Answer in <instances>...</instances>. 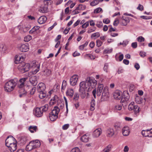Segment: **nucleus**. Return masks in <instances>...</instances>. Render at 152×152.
<instances>
[{
	"instance_id": "f257e3e1",
	"label": "nucleus",
	"mask_w": 152,
	"mask_h": 152,
	"mask_svg": "<svg viewBox=\"0 0 152 152\" xmlns=\"http://www.w3.org/2000/svg\"><path fill=\"white\" fill-rule=\"evenodd\" d=\"M97 84V81L93 78L89 77L86 81H82L80 84L79 90L80 94L82 98L86 96V91L89 92L94 88Z\"/></svg>"
},
{
	"instance_id": "f03ea898",
	"label": "nucleus",
	"mask_w": 152,
	"mask_h": 152,
	"mask_svg": "<svg viewBox=\"0 0 152 152\" xmlns=\"http://www.w3.org/2000/svg\"><path fill=\"white\" fill-rule=\"evenodd\" d=\"M31 66V68L34 69L32 72V74L34 75L36 74L39 70L40 64L37 62L35 61H33L31 65L29 63L25 64L24 63L20 64L18 66V69L21 73H24L29 70Z\"/></svg>"
},
{
	"instance_id": "7ed1b4c3",
	"label": "nucleus",
	"mask_w": 152,
	"mask_h": 152,
	"mask_svg": "<svg viewBox=\"0 0 152 152\" xmlns=\"http://www.w3.org/2000/svg\"><path fill=\"white\" fill-rule=\"evenodd\" d=\"M15 80H12L7 82L4 86V89L7 92H10L14 89L16 85Z\"/></svg>"
},
{
	"instance_id": "20e7f679",
	"label": "nucleus",
	"mask_w": 152,
	"mask_h": 152,
	"mask_svg": "<svg viewBox=\"0 0 152 152\" xmlns=\"http://www.w3.org/2000/svg\"><path fill=\"white\" fill-rule=\"evenodd\" d=\"M60 111L59 108L55 106L52 112L49 114L50 119L51 121H54L58 118V115Z\"/></svg>"
},
{
	"instance_id": "39448f33",
	"label": "nucleus",
	"mask_w": 152,
	"mask_h": 152,
	"mask_svg": "<svg viewBox=\"0 0 152 152\" xmlns=\"http://www.w3.org/2000/svg\"><path fill=\"white\" fill-rule=\"evenodd\" d=\"M15 142H17V141L11 136L8 137L5 140V144L7 147Z\"/></svg>"
},
{
	"instance_id": "423d86ee",
	"label": "nucleus",
	"mask_w": 152,
	"mask_h": 152,
	"mask_svg": "<svg viewBox=\"0 0 152 152\" xmlns=\"http://www.w3.org/2000/svg\"><path fill=\"white\" fill-rule=\"evenodd\" d=\"M78 77V75H75L71 77L70 79V83L72 86H75L76 84Z\"/></svg>"
},
{
	"instance_id": "0eeeda50",
	"label": "nucleus",
	"mask_w": 152,
	"mask_h": 152,
	"mask_svg": "<svg viewBox=\"0 0 152 152\" xmlns=\"http://www.w3.org/2000/svg\"><path fill=\"white\" fill-rule=\"evenodd\" d=\"M116 133L115 131L112 128H109L106 132V136L108 137H111Z\"/></svg>"
},
{
	"instance_id": "6e6552de",
	"label": "nucleus",
	"mask_w": 152,
	"mask_h": 152,
	"mask_svg": "<svg viewBox=\"0 0 152 152\" xmlns=\"http://www.w3.org/2000/svg\"><path fill=\"white\" fill-rule=\"evenodd\" d=\"M129 99V95L128 92L127 91H124L123 92V96L122 97L121 101L124 102L125 101H128Z\"/></svg>"
},
{
	"instance_id": "1a4fd4ad",
	"label": "nucleus",
	"mask_w": 152,
	"mask_h": 152,
	"mask_svg": "<svg viewBox=\"0 0 152 152\" xmlns=\"http://www.w3.org/2000/svg\"><path fill=\"white\" fill-rule=\"evenodd\" d=\"M33 113L34 115L38 117L42 116L43 115V112L42 111L41 109L39 107H37L33 111Z\"/></svg>"
},
{
	"instance_id": "9d476101",
	"label": "nucleus",
	"mask_w": 152,
	"mask_h": 152,
	"mask_svg": "<svg viewBox=\"0 0 152 152\" xmlns=\"http://www.w3.org/2000/svg\"><path fill=\"white\" fill-rule=\"evenodd\" d=\"M46 86L43 83H40L37 86V91L38 92L45 91Z\"/></svg>"
},
{
	"instance_id": "9b49d317",
	"label": "nucleus",
	"mask_w": 152,
	"mask_h": 152,
	"mask_svg": "<svg viewBox=\"0 0 152 152\" xmlns=\"http://www.w3.org/2000/svg\"><path fill=\"white\" fill-rule=\"evenodd\" d=\"M113 96L115 99L117 100L121 99L122 97V92L119 91H116L114 93Z\"/></svg>"
},
{
	"instance_id": "f8f14e48",
	"label": "nucleus",
	"mask_w": 152,
	"mask_h": 152,
	"mask_svg": "<svg viewBox=\"0 0 152 152\" xmlns=\"http://www.w3.org/2000/svg\"><path fill=\"white\" fill-rule=\"evenodd\" d=\"M27 79V77H25L21 78L19 80L18 84L19 88H21L24 86L25 82Z\"/></svg>"
},
{
	"instance_id": "ddd939ff",
	"label": "nucleus",
	"mask_w": 152,
	"mask_h": 152,
	"mask_svg": "<svg viewBox=\"0 0 152 152\" xmlns=\"http://www.w3.org/2000/svg\"><path fill=\"white\" fill-rule=\"evenodd\" d=\"M109 93L107 88L105 87L103 90L102 94V98L104 99H106L109 97Z\"/></svg>"
},
{
	"instance_id": "4468645a",
	"label": "nucleus",
	"mask_w": 152,
	"mask_h": 152,
	"mask_svg": "<svg viewBox=\"0 0 152 152\" xmlns=\"http://www.w3.org/2000/svg\"><path fill=\"white\" fill-rule=\"evenodd\" d=\"M102 130L100 128L96 129L93 132V136L94 137H99L102 134Z\"/></svg>"
},
{
	"instance_id": "2eb2a0df",
	"label": "nucleus",
	"mask_w": 152,
	"mask_h": 152,
	"mask_svg": "<svg viewBox=\"0 0 152 152\" xmlns=\"http://www.w3.org/2000/svg\"><path fill=\"white\" fill-rule=\"evenodd\" d=\"M48 0H45L44 1L45 5L44 7H42L39 10V11L42 13L46 12L47 11Z\"/></svg>"
},
{
	"instance_id": "dca6fc26",
	"label": "nucleus",
	"mask_w": 152,
	"mask_h": 152,
	"mask_svg": "<svg viewBox=\"0 0 152 152\" xmlns=\"http://www.w3.org/2000/svg\"><path fill=\"white\" fill-rule=\"evenodd\" d=\"M29 81L30 83L34 86H36L37 83V76H32L29 78Z\"/></svg>"
},
{
	"instance_id": "f3484780",
	"label": "nucleus",
	"mask_w": 152,
	"mask_h": 152,
	"mask_svg": "<svg viewBox=\"0 0 152 152\" xmlns=\"http://www.w3.org/2000/svg\"><path fill=\"white\" fill-rule=\"evenodd\" d=\"M29 46L28 44L22 45L20 48V50L23 52H26L29 50Z\"/></svg>"
},
{
	"instance_id": "a211bd4d",
	"label": "nucleus",
	"mask_w": 152,
	"mask_h": 152,
	"mask_svg": "<svg viewBox=\"0 0 152 152\" xmlns=\"http://www.w3.org/2000/svg\"><path fill=\"white\" fill-rule=\"evenodd\" d=\"M34 149L39 147L41 145L40 142L38 140H33L31 141Z\"/></svg>"
},
{
	"instance_id": "6ab92c4d",
	"label": "nucleus",
	"mask_w": 152,
	"mask_h": 152,
	"mask_svg": "<svg viewBox=\"0 0 152 152\" xmlns=\"http://www.w3.org/2000/svg\"><path fill=\"white\" fill-rule=\"evenodd\" d=\"M104 85L103 84H99L97 88L96 94L98 96H100L102 92V90H103Z\"/></svg>"
},
{
	"instance_id": "aec40b11",
	"label": "nucleus",
	"mask_w": 152,
	"mask_h": 152,
	"mask_svg": "<svg viewBox=\"0 0 152 152\" xmlns=\"http://www.w3.org/2000/svg\"><path fill=\"white\" fill-rule=\"evenodd\" d=\"M17 142L14 143L7 146L9 148L11 152H13L15 151L17 148Z\"/></svg>"
},
{
	"instance_id": "412c9836",
	"label": "nucleus",
	"mask_w": 152,
	"mask_h": 152,
	"mask_svg": "<svg viewBox=\"0 0 152 152\" xmlns=\"http://www.w3.org/2000/svg\"><path fill=\"white\" fill-rule=\"evenodd\" d=\"M74 91L72 89L68 88L66 92V95L69 97L72 98L74 95Z\"/></svg>"
},
{
	"instance_id": "4be33fe9",
	"label": "nucleus",
	"mask_w": 152,
	"mask_h": 152,
	"mask_svg": "<svg viewBox=\"0 0 152 152\" xmlns=\"http://www.w3.org/2000/svg\"><path fill=\"white\" fill-rule=\"evenodd\" d=\"M15 64H18L23 61L24 60V58L22 56H15Z\"/></svg>"
},
{
	"instance_id": "5701e85b",
	"label": "nucleus",
	"mask_w": 152,
	"mask_h": 152,
	"mask_svg": "<svg viewBox=\"0 0 152 152\" xmlns=\"http://www.w3.org/2000/svg\"><path fill=\"white\" fill-rule=\"evenodd\" d=\"M47 20V17L45 16H42L39 17L38 20V22L41 24L45 23Z\"/></svg>"
},
{
	"instance_id": "b1692460",
	"label": "nucleus",
	"mask_w": 152,
	"mask_h": 152,
	"mask_svg": "<svg viewBox=\"0 0 152 152\" xmlns=\"http://www.w3.org/2000/svg\"><path fill=\"white\" fill-rule=\"evenodd\" d=\"M122 132L124 136H127L129 135L130 132L129 128L128 126L124 127L122 129Z\"/></svg>"
},
{
	"instance_id": "393cba45",
	"label": "nucleus",
	"mask_w": 152,
	"mask_h": 152,
	"mask_svg": "<svg viewBox=\"0 0 152 152\" xmlns=\"http://www.w3.org/2000/svg\"><path fill=\"white\" fill-rule=\"evenodd\" d=\"M129 18L123 17L121 19V24L122 25L126 26L129 22Z\"/></svg>"
},
{
	"instance_id": "a878e982",
	"label": "nucleus",
	"mask_w": 152,
	"mask_h": 152,
	"mask_svg": "<svg viewBox=\"0 0 152 152\" xmlns=\"http://www.w3.org/2000/svg\"><path fill=\"white\" fill-rule=\"evenodd\" d=\"M58 97L57 96H55L53 99H52L50 102V104L51 105H53L58 102Z\"/></svg>"
},
{
	"instance_id": "bb28decb",
	"label": "nucleus",
	"mask_w": 152,
	"mask_h": 152,
	"mask_svg": "<svg viewBox=\"0 0 152 152\" xmlns=\"http://www.w3.org/2000/svg\"><path fill=\"white\" fill-rule=\"evenodd\" d=\"M19 96L20 97H21L25 96L27 94V92L24 89H21L19 90Z\"/></svg>"
},
{
	"instance_id": "cd10ccee",
	"label": "nucleus",
	"mask_w": 152,
	"mask_h": 152,
	"mask_svg": "<svg viewBox=\"0 0 152 152\" xmlns=\"http://www.w3.org/2000/svg\"><path fill=\"white\" fill-rule=\"evenodd\" d=\"M33 149H34L31 142L30 141L29 142V144L27 145L26 148V150L28 151Z\"/></svg>"
},
{
	"instance_id": "c85d7f7f",
	"label": "nucleus",
	"mask_w": 152,
	"mask_h": 152,
	"mask_svg": "<svg viewBox=\"0 0 152 152\" xmlns=\"http://www.w3.org/2000/svg\"><path fill=\"white\" fill-rule=\"evenodd\" d=\"M89 136L88 135L85 134L81 138V140L84 142H87L89 140Z\"/></svg>"
},
{
	"instance_id": "c756f323",
	"label": "nucleus",
	"mask_w": 152,
	"mask_h": 152,
	"mask_svg": "<svg viewBox=\"0 0 152 152\" xmlns=\"http://www.w3.org/2000/svg\"><path fill=\"white\" fill-rule=\"evenodd\" d=\"M114 128L115 129V132L121 129V124L119 123H116L114 125Z\"/></svg>"
},
{
	"instance_id": "7c9ffc66",
	"label": "nucleus",
	"mask_w": 152,
	"mask_h": 152,
	"mask_svg": "<svg viewBox=\"0 0 152 152\" xmlns=\"http://www.w3.org/2000/svg\"><path fill=\"white\" fill-rule=\"evenodd\" d=\"M39 28V27L37 26H34L32 29L30 30L29 33L30 34H35L36 31L38 30Z\"/></svg>"
},
{
	"instance_id": "2f4dec72",
	"label": "nucleus",
	"mask_w": 152,
	"mask_h": 152,
	"mask_svg": "<svg viewBox=\"0 0 152 152\" xmlns=\"http://www.w3.org/2000/svg\"><path fill=\"white\" fill-rule=\"evenodd\" d=\"M18 27L21 32H23L24 33L28 31L23 26L20 25L18 26Z\"/></svg>"
},
{
	"instance_id": "473e14b6",
	"label": "nucleus",
	"mask_w": 152,
	"mask_h": 152,
	"mask_svg": "<svg viewBox=\"0 0 152 152\" xmlns=\"http://www.w3.org/2000/svg\"><path fill=\"white\" fill-rule=\"evenodd\" d=\"M143 99L140 96H137L135 97V100L136 102L138 104H140L142 102Z\"/></svg>"
},
{
	"instance_id": "72a5a7b5",
	"label": "nucleus",
	"mask_w": 152,
	"mask_h": 152,
	"mask_svg": "<svg viewBox=\"0 0 152 152\" xmlns=\"http://www.w3.org/2000/svg\"><path fill=\"white\" fill-rule=\"evenodd\" d=\"M39 108L41 109V111H42L43 113L44 112H45L48 110V104H46L44 106L39 107Z\"/></svg>"
},
{
	"instance_id": "f704fd0d",
	"label": "nucleus",
	"mask_w": 152,
	"mask_h": 152,
	"mask_svg": "<svg viewBox=\"0 0 152 152\" xmlns=\"http://www.w3.org/2000/svg\"><path fill=\"white\" fill-rule=\"evenodd\" d=\"M39 97L41 99H43L46 96V93L45 91L39 92Z\"/></svg>"
},
{
	"instance_id": "c9c22d12",
	"label": "nucleus",
	"mask_w": 152,
	"mask_h": 152,
	"mask_svg": "<svg viewBox=\"0 0 152 152\" xmlns=\"http://www.w3.org/2000/svg\"><path fill=\"white\" fill-rule=\"evenodd\" d=\"M95 100L94 99H92L91 103V108L90 110L91 111H93L95 109Z\"/></svg>"
},
{
	"instance_id": "e433bc0d",
	"label": "nucleus",
	"mask_w": 152,
	"mask_h": 152,
	"mask_svg": "<svg viewBox=\"0 0 152 152\" xmlns=\"http://www.w3.org/2000/svg\"><path fill=\"white\" fill-rule=\"evenodd\" d=\"M20 141L21 143L24 144L28 141V139L26 137H23L21 138Z\"/></svg>"
},
{
	"instance_id": "4c0bfd02",
	"label": "nucleus",
	"mask_w": 152,
	"mask_h": 152,
	"mask_svg": "<svg viewBox=\"0 0 152 152\" xmlns=\"http://www.w3.org/2000/svg\"><path fill=\"white\" fill-rule=\"evenodd\" d=\"M81 6H82L80 5L79 6H78L76 8L75 10L72 11V13L73 15H75L79 13V12L78 11V10H80V9H81L82 8L80 7Z\"/></svg>"
},
{
	"instance_id": "58836bf2",
	"label": "nucleus",
	"mask_w": 152,
	"mask_h": 152,
	"mask_svg": "<svg viewBox=\"0 0 152 152\" xmlns=\"http://www.w3.org/2000/svg\"><path fill=\"white\" fill-rule=\"evenodd\" d=\"M29 129L30 132L31 133H33L34 131L36 132L37 130V127L36 126H31L29 127Z\"/></svg>"
},
{
	"instance_id": "ea45409f",
	"label": "nucleus",
	"mask_w": 152,
	"mask_h": 152,
	"mask_svg": "<svg viewBox=\"0 0 152 152\" xmlns=\"http://www.w3.org/2000/svg\"><path fill=\"white\" fill-rule=\"evenodd\" d=\"M112 146L111 145H109L103 150V152H109L111 150Z\"/></svg>"
},
{
	"instance_id": "a19ab883",
	"label": "nucleus",
	"mask_w": 152,
	"mask_h": 152,
	"mask_svg": "<svg viewBox=\"0 0 152 152\" xmlns=\"http://www.w3.org/2000/svg\"><path fill=\"white\" fill-rule=\"evenodd\" d=\"M139 109L140 107L138 106L137 105H134L133 110L135 112V113L137 114V113H138L139 112Z\"/></svg>"
},
{
	"instance_id": "79ce46f5",
	"label": "nucleus",
	"mask_w": 152,
	"mask_h": 152,
	"mask_svg": "<svg viewBox=\"0 0 152 152\" xmlns=\"http://www.w3.org/2000/svg\"><path fill=\"white\" fill-rule=\"evenodd\" d=\"M134 102H131L129 105L128 107V109L129 110H133L134 107Z\"/></svg>"
},
{
	"instance_id": "37998d69",
	"label": "nucleus",
	"mask_w": 152,
	"mask_h": 152,
	"mask_svg": "<svg viewBox=\"0 0 152 152\" xmlns=\"http://www.w3.org/2000/svg\"><path fill=\"white\" fill-rule=\"evenodd\" d=\"M148 129L146 130H143L142 131L141 133L143 136L145 137H148Z\"/></svg>"
},
{
	"instance_id": "c03bdc74",
	"label": "nucleus",
	"mask_w": 152,
	"mask_h": 152,
	"mask_svg": "<svg viewBox=\"0 0 152 152\" xmlns=\"http://www.w3.org/2000/svg\"><path fill=\"white\" fill-rule=\"evenodd\" d=\"M99 2V0H94L90 3V5L92 6H94L98 4Z\"/></svg>"
},
{
	"instance_id": "a18cd8bd",
	"label": "nucleus",
	"mask_w": 152,
	"mask_h": 152,
	"mask_svg": "<svg viewBox=\"0 0 152 152\" xmlns=\"http://www.w3.org/2000/svg\"><path fill=\"white\" fill-rule=\"evenodd\" d=\"M32 39V37L30 35L26 36L24 38V41L25 42H28Z\"/></svg>"
},
{
	"instance_id": "49530a36",
	"label": "nucleus",
	"mask_w": 152,
	"mask_h": 152,
	"mask_svg": "<svg viewBox=\"0 0 152 152\" xmlns=\"http://www.w3.org/2000/svg\"><path fill=\"white\" fill-rule=\"evenodd\" d=\"M100 36V34L99 32H97L94 34H93L91 36V38L94 37L98 38Z\"/></svg>"
},
{
	"instance_id": "de8ad7c7",
	"label": "nucleus",
	"mask_w": 152,
	"mask_h": 152,
	"mask_svg": "<svg viewBox=\"0 0 152 152\" xmlns=\"http://www.w3.org/2000/svg\"><path fill=\"white\" fill-rule=\"evenodd\" d=\"M66 86V81L64 80L63 81L62 84L61 86V91L62 92L63 90H64Z\"/></svg>"
},
{
	"instance_id": "09e8293b",
	"label": "nucleus",
	"mask_w": 152,
	"mask_h": 152,
	"mask_svg": "<svg viewBox=\"0 0 152 152\" xmlns=\"http://www.w3.org/2000/svg\"><path fill=\"white\" fill-rule=\"evenodd\" d=\"M112 50H113L112 49H109L108 48H107L105 49L104 50L103 53L104 54L110 53L112 52Z\"/></svg>"
},
{
	"instance_id": "8fccbe9b",
	"label": "nucleus",
	"mask_w": 152,
	"mask_h": 152,
	"mask_svg": "<svg viewBox=\"0 0 152 152\" xmlns=\"http://www.w3.org/2000/svg\"><path fill=\"white\" fill-rule=\"evenodd\" d=\"M44 74L47 75H49L50 74H51V71L50 70H49L48 69H45L44 71Z\"/></svg>"
},
{
	"instance_id": "3c124183",
	"label": "nucleus",
	"mask_w": 152,
	"mask_h": 152,
	"mask_svg": "<svg viewBox=\"0 0 152 152\" xmlns=\"http://www.w3.org/2000/svg\"><path fill=\"white\" fill-rule=\"evenodd\" d=\"M137 40L139 42H141L145 41V38L142 36H140L137 38Z\"/></svg>"
},
{
	"instance_id": "603ef678",
	"label": "nucleus",
	"mask_w": 152,
	"mask_h": 152,
	"mask_svg": "<svg viewBox=\"0 0 152 152\" xmlns=\"http://www.w3.org/2000/svg\"><path fill=\"white\" fill-rule=\"evenodd\" d=\"M96 28L94 27L93 28H88V30L87 31V32L89 34L92 32H93L95 30Z\"/></svg>"
},
{
	"instance_id": "864d4df0",
	"label": "nucleus",
	"mask_w": 152,
	"mask_h": 152,
	"mask_svg": "<svg viewBox=\"0 0 152 152\" xmlns=\"http://www.w3.org/2000/svg\"><path fill=\"white\" fill-rule=\"evenodd\" d=\"M70 152H80L79 149L77 147H75L72 149Z\"/></svg>"
},
{
	"instance_id": "5fc2aeb1",
	"label": "nucleus",
	"mask_w": 152,
	"mask_h": 152,
	"mask_svg": "<svg viewBox=\"0 0 152 152\" xmlns=\"http://www.w3.org/2000/svg\"><path fill=\"white\" fill-rule=\"evenodd\" d=\"M79 98V94L77 93H75L74 95L73 100L75 101L77 100Z\"/></svg>"
},
{
	"instance_id": "6e6d98bb",
	"label": "nucleus",
	"mask_w": 152,
	"mask_h": 152,
	"mask_svg": "<svg viewBox=\"0 0 152 152\" xmlns=\"http://www.w3.org/2000/svg\"><path fill=\"white\" fill-rule=\"evenodd\" d=\"M102 10V9L100 7H98L94 10V12L95 13H99Z\"/></svg>"
},
{
	"instance_id": "4d7b16f0",
	"label": "nucleus",
	"mask_w": 152,
	"mask_h": 152,
	"mask_svg": "<svg viewBox=\"0 0 152 152\" xmlns=\"http://www.w3.org/2000/svg\"><path fill=\"white\" fill-rule=\"evenodd\" d=\"M89 25V22L88 21L85 23L82 26V28H86Z\"/></svg>"
},
{
	"instance_id": "13d9d810",
	"label": "nucleus",
	"mask_w": 152,
	"mask_h": 152,
	"mask_svg": "<svg viewBox=\"0 0 152 152\" xmlns=\"http://www.w3.org/2000/svg\"><path fill=\"white\" fill-rule=\"evenodd\" d=\"M36 89V88L35 87H33L32 88H31V91L30 92V94L31 95L33 94L35 91Z\"/></svg>"
},
{
	"instance_id": "bf43d9fd",
	"label": "nucleus",
	"mask_w": 152,
	"mask_h": 152,
	"mask_svg": "<svg viewBox=\"0 0 152 152\" xmlns=\"http://www.w3.org/2000/svg\"><path fill=\"white\" fill-rule=\"evenodd\" d=\"M102 44V42L100 40H97L96 41V46L98 47H99L101 46Z\"/></svg>"
},
{
	"instance_id": "052dcab7",
	"label": "nucleus",
	"mask_w": 152,
	"mask_h": 152,
	"mask_svg": "<svg viewBox=\"0 0 152 152\" xmlns=\"http://www.w3.org/2000/svg\"><path fill=\"white\" fill-rule=\"evenodd\" d=\"M102 21H100L98 22V23L96 24V26L98 28H100L102 26Z\"/></svg>"
},
{
	"instance_id": "680f3d73",
	"label": "nucleus",
	"mask_w": 152,
	"mask_h": 152,
	"mask_svg": "<svg viewBox=\"0 0 152 152\" xmlns=\"http://www.w3.org/2000/svg\"><path fill=\"white\" fill-rule=\"evenodd\" d=\"M137 9L140 11H142L143 10V7L142 5L139 4L138 7H137Z\"/></svg>"
},
{
	"instance_id": "e2e57ef3",
	"label": "nucleus",
	"mask_w": 152,
	"mask_h": 152,
	"mask_svg": "<svg viewBox=\"0 0 152 152\" xmlns=\"http://www.w3.org/2000/svg\"><path fill=\"white\" fill-rule=\"evenodd\" d=\"M115 110H120L122 109V106L120 105H117L115 107Z\"/></svg>"
},
{
	"instance_id": "0e129e2a",
	"label": "nucleus",
	"mask_w": 152,
	"mask_h": 152,
	"mask_svg": "<svg viewBox=\"0 0 152 152\" xmlns=\"http://www.w3.org/2000/svg\"><path fill=\"white\" fill-rule=\"evenodd\" d=\"M137 43L136 42L132 43L131 46L134 48H136L137 47Z\"/></svg>"
},
{
	"instance_id": "69168bd1",
	"label": "nucleus",
	"mask_w": 152,
	"mask_h": 152,
	"mask_svg": "<svg viewBox=\"0 0 152 152\" xmlns=\"http://www.w3.org/2000/svg\"><path fill=\"white\" fill-rule=\"evenodd\" d=\"M108 65L107 63H105L104 64V70L106 72H107V69L108 68Z\"/></svg>"
},
{
	"instance_id": "338daca9",
	"label": "nucleus",
	"mask_w": 152,
	"mask_h": 152,
	"mask_svg": "<svg viewBox=\"0 0 152 152\" xmlns=\"http://www.w3.org/2000/svg\"><path fill=\"white\" fill-rule=\"evenodd\" d=\"M5 48H4V45L3 44H0V51H4Z\"/></svg>"
},
{
	"instance_id": "774afa93",
	"label": "nucleus",
	"mask_w": 152,
	"mask_h": 152,
	"mask_svg": "<svg viewBox=\"0 0 152 152\" xmlns=\"http://www.w3.org/2000/svg\"><path fill=\"white\" fill-rule=\"evenodd\" d=\"M148 135L149 137H152V129H148Z\"/></svg>"
}]
</instances>
